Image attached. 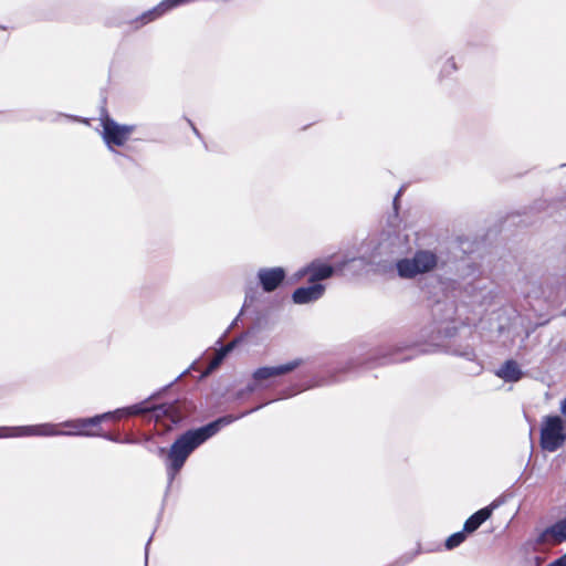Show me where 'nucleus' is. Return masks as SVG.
<instances>
[{"label":"nucleus","instance_id":"1","mask_svg":"<svg viewBox=\"0 0 566 566\" xmlns=\"http://www.w3.org/2000/svg\"><path fill=\"white\" fill-rule=\"evenodd\" d=\"M234 420L232 417H222L198 429L188 430L179 436L167 450L158 448L157 453L164 459L169 481H174L185 465L189 455L209 438L213 437L222 426Z\"/></svg>","mask_w":566,"mask_h":566},{"label":"nucleus","instance_id":"2","mask_svg":"<svg viewBox=\"0 0 566 566\" xmlns=\"http://www.w3.org/2000/svg\"><path fill=\"white\" fill-rule=\"evenodd\" d=\"M566 441V422L559 416H546L542 420L539 443L543 450L554 452Z\"/></svg>","mask_w":566,"mask_h":566},{"label":"nucleus","instance_id":"3","mask_svg":"<svg viewBox=\"0 0 566 566\" xmlns=\"http://www.w3.org/2000/svg\"><path fill=\"white\" fill-rule=\"evenodd\" d=\"M437 255L430 251H418L412 259H402L397 262L399 276L411 279L417 274L433 270L437 265Z\"/></svg>","mask_w":566,"mask_h":566},{"label":"nucleus","instance_id":"4","mask_svg":"<svg viewBox=\"0 0 566 566\" xmlns=\"http://www.w3.org/2000/svg\"><path fill=\"white\" fill-rule=\"evenodd\" d=\"M145 411H146V409L143 408L140 405H135L127 409L117 410L115 412H105L103 415H97V416H94L91 418H81L80 419L81 436L99 437V436H102V429H101L102 421L118 419L123 415H125V416L139 415Z\"/></svg>","mask_w":566,"mask_h":566},{"label":"nucleus","instance_id":"5","mask_svg":"<svg viewBox=\"0 0 566 566\" xmlns=\"http://www.w3.org/2000/svg\"><path fill=\"white\" fill-rule=\"evenodd\" d=\"M102 125L103 137L108 145L123 146L134 130V126L118 125L108 117L103 119Z\"/></svg>","mask_w":566,"mask_h":566},{"label":"nucleus","instance_id":"6","mask_svg":"<svg viewBox=\"0 0 566 566\" xmlns=\"http://www.w3.org/2000/svg\"><path fill=\"white\" fill-rule=\"evenodd\" d=\"M301 359H294L286 364L274 367H260L253 373V380L255 386H251L250 390H254L256 386L262 385L263 381L293 371L301 366Z\"/></svg>","mask_w":566,"mask_h":566},{"label":"nucleus","instance_id":"7","mask_svg":"<svg viewBox=\"0 0 566 566\" xmlns=\"http://www.w3.org/2000/svg\"><path fill=\"white\" fill-rule=\"evenodd\" d=\"M334 268L329 264H325L318 260L311 262L307 266L301 269L297 272V276L302 277L310 275V283H317L318 281L328 279L333 275Z\"/></svg>","mask_w":566,"mask_h":566},{"label":"nucleus","instance_id":"8","mask_svg":"<svg viewBox=\"0 0 566 566\" xmlns=\"http://www.w3.org/2000/svg\"><path fill=\"white\" fill-rule=\"evenodd\" d=\"M258 277L265 292L274 291L284 280L285 272L282 268L261 269Z\"/></svg>","mask_w":566,"mask_h":566},{"label":"nucleus","instance_id":"9","mask_svg":"<svg viewBox=\"0 0 566 566\" xmlns=\"http://www.w3.org/2000/svg\"><path fill=\"white\" fill-rule=\"evenodd\" d=\"M325 286L321 283H312L310 286H302L293 292L292 298L296 304H306L322 297Z\"/></svg>","mask_w":566,"mask_h":566},{"label":"nucleus","instance_id":"10","mask_svg":"<svg viewBox=\"0 0 566 566\" xmlns=\"http://www.w3.org/2000/svg\"><path fill=\"white\" fill-rule=\"evenodd\" d=\"M496 507L495 503L485 506L474 514H472L464 523L463 531L472 533L476 531L491 515L493 510Z\"/></svg>","mask_w":566,"mask_h":566},{"label":"nucleus","instance_id":"11","mask_svg":"<svg viewBox=\"0 0 566 566\" xmlns=\"http://www.w3.org/2000/svg\"><path fill=\"white\" fill-rule=\"evenodd\" d=\"M522 370L518 364L513 360H506L502 367L496 371V376L509 382L518 381L522 378Z\"/></svg>","mask_w":566,"mask_h":566},{"label":"nucleus","instance_id":"12","mask_svg":"<svg viewBox=\"0 0 566 566\" xmlns=\"http://www.w3.org/2000/svg\"><path fill=\"white\" fill-rule=\"evenodd\" d=\"M543 536H551L554 543H562L566 539V517L548 527Z\"/></svg>","mask_w":566,"mask_h":566},{"label":"nucleus","instance_id":"13","mask_svg":"<svg viewBox=\"0 0 566 566\" xmlns=\"http://www.w3.org/2000/svg\"><path fill=\"white\" fill-rule=\"evenodd\" d=\"M25 434H34V436H57L63 434V432L56 429V426L45 423L41 426H31L23 428Z\"/></svg>","mask_w":566,"mask_h":566},{"label":"nucleus","instance_id":"14","mask_svg":"<svg viewBox=\"0 0 566 566\" xmlns=\"http://www.w3.org/2000/svg\"><path fill=\"white\" fill-rule=\"evenodd\" d=\"M465 539L464 531L458 532L452 534L447 541H446V547L448 549H452L457 546H459L463 541Z\"/></svg>","mask_w":566,"mask_h":566},{"label":"nucleus","instance_id":"15","mask_svg":"<svg viewBox=\"0 0 566 566\" xmlns=\"http://www.w3.org/2000/svg\"><path fill=\"white\" fill-rule=\"evenodd\" d=\"M63 426L70 429V431L63 432V434L81 436L80 419L66 421Z\"/></svg>","mask_w":566,"mask_h":566},{"label":"nucleus","instance_id":"16","mask_svg":"<svg viewBox=\"0 0 566 566\" xmlns=\"http://www.w3.org/2000/svg\"><path fill=\"white\" fill-rule=\"evenodd\" d=\"M233 347V343L227 345L226 347H223L216 356V358L221 361L223 359V357L227 355L228 352H230Z\"/></svg>","mask_w":566,"mask_h":566},{"label":"nucleus","instance_id":"17","mask_svg":"<svg viewBox=\"0 0 566 566\" xmlns=\"http://www.w3.org/2000/svg\"><path fill=\"white\" fill-rule=\"evenodd\" d=\"M554 563H558V566H566V554L558 559L554 560Z\"/></svg>","mask_w":566,"mask_h":566},{"label":"nucleus","instance_id":"18","mask_svg":"<svg viewBox=\"0 0 566 566\" xmlns=\"http://www.w3.org/2000/svg\"><path fill=\"white\" fill-rule=\"evenodd\" d=\"M560 411L564 416H566V398L560 402Z\"/></svg>","mask_w":566,"mask_h":566},{"label":"nucleus","instance_id":"19","mask_svg":"<svg viewBox=\"0 0 566 566\" xmlns=\"http://www.w3.org/2000/svg\"><path fill=\"white\" fill-rule=\"evenodd\" d=\"M219 363H220V361L214 357V358L212 359L211 364H210V368H214L216 366H218V365H219Z\"/></svg>","mask_w":566,"mask_h":566}]
</instances>
